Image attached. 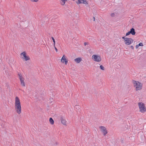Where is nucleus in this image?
Segmentation results:
<instances>
[{
  "mask_svg": "<svg viewBox=\"0 0 146 146\" xmlns=\"http://www.w3.org/2000/svg\"><path fill=\"white\" fill-rule=\"evenodd\" d=\"M15 108L16 111L17 113L20 114L21 113V103L19 98L17 96L15 98Z\"/></svg>",
  "mask_w": 146,
  "mask_h": 146,
  "instance_id": "f257e3e1",
  "label": "nucleus"
},
{
  "mask_svg": "<svg viewBox=\"0 0 146 146\" xmlns=\"http://www.w3.org/2000/svg\"><path fill=\"white\" fill-rule=\"evenodd\" d=\"M134 86L136 90H141L142 87V84L139 82L135 81L134 82Z\"/></svg>",
  "mask_w": 146,
  "mask_h": 146,
  "instance_id": "f03ea898",
  "label": "nucleus"
},
{
  "mask_svg": "<svg viewBox=\"0 0 146 146\" xmlns=\"http://www.w3.org/2000/svg\"><path fill=\"white\" fill-rule=\"evenodd\" d=\"M138 104L139 111L140 112L142 113H143L146 111V108L143 103L142 102H139V103Z\"/></svg>",
  "mask_w": 146,
  "mask_h": 146,
  "instance_id": "7ed1b4c3",
  "label": "nucleus"
},
{
  "mask_svg": "<svg viewBox=\"0 0 146 146\" xmlns=\"http://www.w3.org/2000/svg\"><path fill=\"white\" fill-rule=\"evenodd\" d=\"M122 38L124 40L125 44L127 45L130 44L133 41V39L131 38L125 37L123 36L122 37Z\"/></svg>",
  "mask_w": 146,
  "mask_h": 146,
  "instance_id": "20e7f679",
  "label": "nucleus"
},
{
  "mask_svg": "<svg viewBox=\"0 0 146 146\" xmlns=\"http://www.w3.org/2000/svg\"><path fill=\"white\" fill-rule=\"evenodd\" d=\"M21 55L22 59L25 61H27L30 59L29 57L27 55L26 53L25 52H23L21 53Z\"/></svg>",
  "mask_w": 146,
  "mask_h": 146,
  "instance_id": "39448f33",
  "label": "nucleus"
},
{
  "mask_svg": "<svg viewBox=\"0 0 146 146\" xmlns=\"http://www.w3.org/2000/svg\"><path fill=\"white\" fill-rule=\"evenodd\" d=\"M19 78L20 80L21 85L24 87L25 86V83L24 81V78L23 76L20 73L18 74Z\"/></svg>",
  "mask_w": 146,
  "mask_h": 146,
  "instance_id": "423d86ee",
  "label": "nucleus"
},
{
  "mask_svg": "<svg viewBox=\"0 0 146 146\" xmlns=\"http://www.w3.org/2000/svg\"><path fill=\"white\" fill-rule=\"evenodd\" d=\"M101 131L103 133L104 135L105 136L108 133L106 128L104 126H101L99 127Z\"/></svg>",
  "mask_w": 146,
  "mask_h": 146,
  "instance_id": "0eeeda50",
  "label": "nucleus"
},
{
  "mask_svg": "<svg viewBox=\"0 0 146 146\" xmlns=\"http://www.w3.org/2000/svg\"><path fill=\"white\" fill-rule=\"evenodd\" d=\"M92 58L96 62H100L101 60L100 57L98 55H94L92 56Z\"/></svg>",
  "mask_w": 146,
  "mask_h": 146,
  "instance_id": "6e6552de",
  "label": "nucleus"
},
{
  "mask_svg": "<svg viewBox=\"0 0 146 146\" xmlns=\"http://www.w3.org/2000/svg\"><path fill=\"white\" fill-rule=\"evenodd\" d=\"M77 2H76V3L77 4L83 3L85 4H88L87 2L86 1V0H78Z\"/></svg>",
  "mask_w": 146,
  "mask_h": 146,
  "instance_id": "1a4fd4ad",
  "label": "nucleus"
},
{
  "mask_svg": "<svg viewBox=\"0 0 146 146\" xmlns=\"http://www.w3.org/2000/svg\"><path fill=\"white\" fill-rule=\"evenodd\" d=\"M74 60L77 63H79L81 61L82 59L80 58H78L74 59Z\"/></svg>",
  "mask_w": 146,
  "mask_h": 146,
  "instance_id": "9d476101",
  "label": "nucleus"
},
{
  "mask_svg": "<svg viewBox=\"0 0 146 146\" xmlns=\"http://www.w3.org/2000/svg\"><path fill=\"white\" fill-rule=\"evenodd\" d=\"M129 32L132 35H134L135 34V29L133 28H131L130 29V31H129Z\"/></svg>",
  "mask_w": 146,
  "mask_h": 146,
  "instance_id": "9b49d317",
  "label": "nucleus"
},
{
  "mask_svg": "<svg viewBox=\"0 0 146 146\" xmlns=\"http://www.w3.org/2000/svg\"><path fill=\"white\" fill-rule=\"evenodd\" d=\"M61 120L62 123L64 125H66V120L62 117H61Z\"/></svg>",
  "mask_w": 146,
  "mask_h": 146,
  "instance_id": "f8f14e48",
  "label": "nucleus"
},
{
  "mask_svg": "<svg viewBox=\"0 0 146 146\" xmlns=\"http://www.w3.org/2000/svg\"><path fill=\"white\" fill-rule=\"evenodd\" d=\"M66 60V59L65 56L63 55L61 59V62L63 63H64V61H65Z\"/></svg>",
  "mask_w": 146,
  "mask_h": 146,
  "instance_id": "ddd939ff",
  "label": "nucleus"
},
{
  "mask_svg": "<svg viewBox=\"0 0 146 146\" xmlns=\"http://www.w3.org/2000/svg\"><path fill=\"white\" fill-rule=\"evenodd\" d=\"M68 0H61V3L62 5H64L65 3V2Z\"/></svg>",
  "mask_w": 146,
  "mask_h": 146,
  "instance_id": "4468645a",
  "label": "nucleus"
},
{
  "mask_svg": "<svg viewBox=\"0 0 146 146\" xmlns=\"http://www.w3.org/2000/svg\"><path fill=\"white\" fill-rule=\"evenodd\" d=\"M49 121L51 124H54V120L51 117L50 118Z\"/></svg>",
  "mask_w": 146,
  "mask_h": 146,
  "instance_id": "2eb2a0df",
  "label": "nucleus"
},
{
  "mask_svg": "<svg viewBox=\"0 0 146 146\" xmlns=\"http://www.w3.org/2000/svg\"><path fill=\"white\" fill-rule=\"evenodd\" d=\"M52 38L53 40V44H54V46H55V40H54V38L53 37H52Z\"/></svg>",
  "mask_w": 146,
  "mask_h": 146,
  "instance_id": "dca6fc26",
  "label": "nucleus"
},
{
  "mask_svg": "<svg viewBox=\"0 0 146 146\" xmlns=\"http://www.w3.org/2000/svg\"><path fill=\"white\" fill-rule=\"evenodd\" d=\"M100 69L102 70H104V67L102 65L100 66Z\"/></svg>",
  "mask_w": 146,
  "mask_h": 146,
  "instance_id": "f3484780",
  "label": "nucleus"
},
{
  "mask_svg": "<svg viewBox=\"0 0 146 146\" xmlns=\"http://www.w3.org/2000/svg\"><path fill=\"white\" fill-rule=\"evenodd\" d=\"M138 46H143V44L142 43L140 42L138 44Z\"/></svg>",
  "mask_w": 146,
  "mask_h": 146,
  "instance_id": "a211bd4d",
  "label": "nucleus"
},
{
  "mask_svg": "<svg viewBox=\"0 0 146 146\" xmlns=\"http://www.w3.org/2000/svg\"><path fill=\"white\" fill-rule=\"evenodd\" d=\"M130 33L129 31L127 33H126V36H127L129 35L130 34Z\"/></svg>",
  "mask_w": 146,
  "mask_h": 146,
  "instance_id": "6ab92c4d",
  "label": "nucleus"
},
{
  "mask_svg": "<svg viewBox=\"0 0 146 146\" xmlns=\"http://www.w3.org/2000/svg\"><path fill=\"white\" fill-rule=\"evenodd\" d=\"M11 63H14L15 62L14 61V60L13 58L11 59Z\"/></svg>",
  "mask_w": 146,
  "mask_h": 146,
  "instance_id": "aec40b11",
  "label": "nucleus"
},
{
  "mask_svg": "<svg viewBox=\"0 0 146 146\" xmlns=\"http://www.w3.org/2000/svg\"><path fill=\"white\" fill-rule=\"evenodd\" d=\"M111 17H113L115 15V14L114 13H112L111 14Z\"/></svg>",
  "mask_w": 146,
  "mask_h": 146,
  "instance_id": "412c9836",
  "label": "nucleus"
},
{
  "mask_svg": "<svg viewBox=\"0 0 146 146\" xmlns=\"http://www.w3.org/2000/svg\"><path fill=\"white\" fill-rule=\"evenodd\" d=\"M31 1L33 2H36L38 1V0H30Z\"/></svg>",
  "mask_w": 146,
  "mask_h": 146,
  "instance_id": "4be33fe9",
  "label": "nucleus"
},
{
  "mask_svg": "<svg viewBox=\"0 0 146 146\" xmlns=\"http://www.w3.org/2000/svg\"><path fill=\"white\" fill-rule=\"evenodd\" d=\"M64 62H65V63L66 64L67 62H68V61L66 59V60L65 61H64Z\"/></svg>",
  "mask_w": 146,
  "mask_h": 146,
  "instance_id": "5701e85b",
  "label": "nucleus"
},
{
  "mask_svg": "<svg viewBox=\"0 0 146 146\" xmlns=\"http://www.w3.org/2000/svg\"><path fill=\"white\" fill-rule=\"evenodd\" d=\"M54 46V48H55V50H56V52H57L58 51V50H57V48H56V47H55V46Z\"/></svg>",
  "mask_w": 146,
  "mask_h": 146,
  "instance_id": "b1692460",
  "label": "nucleus"
},
{
  "mask_svg": "<svg viewBox=\"0 0 146 146\" xmlns=\"http://www.w3.org/2000/svg\"><path fill=\"white\" fill-rule=\"evenodd\" d=\"M139 46H138V45H136V46H135V47L136 48H138V47H139Z\"/></svg>",
  "mask_w": 146,
  "mask_h": 146,
  "instance_id": "393cba45",
  "label": "nucleus"
},
{
  "mask_svg": "<svg viewBox=\"0 0 146 146\" xmlns=\"http://www.w3.org/2000/svg\"><path fill=\"white\" fill-rule=\"evenodd\" d=\"M130 47L132 49H134V47H133V46H131Z\"/></svg>",
  "mask_w": 146,
  "mask_h": 146,
  "instance_id": "a878e982",
  "label": "nucleus"
},
{
  "mask_svg": "<svg viewBox=\"0 0 146 146\" xmlns=\"http://www.w3.org/2000/svg\"><path fill=\"white\" fill-rule=\"evenodd\" d=\"M87 44V43L86 42H85V43H84V44H85V46H86V44Z\"/></svg>",
  "mask_w": 146,
  "mask_h": 146,
  "instance_id": "bb28decb",
  "label": "nucleus"
},
{
  "mask_svg": "<svg viewBox=\"0 0 146 146\" xmlns=\"http://www.w3.org/2000/svg\"><path fill=\"white\" fill-rule=\"evenodd\" d=\"M78 106H77V105H76V106H75V107H76V108H77V107H78Z\"/></svg>",
  "mask_w": 146,
  "mask_h": 146,
  "instance_id": "cd10ccee",
  "label": "nucleus"
},
{
  "mask_svg": "<svg viewBox=\"0 0 146 146\" xmlns=\"http://www.w3.org/2000/svg\"><path fill=\"white\" fill-rule=\"evenodd\" d=\"M93 19H94V21L95 20V18L94 17H93Z\"/></svg>",
  "mask_w": 146,
  "mask_h": 146,
  "instance_id": "c85d7f7f",
  "label": "nucleus"
},
{
  "mask_svg": "<svg viewBox=\"0 0 146 146\" xmlns=\"http://www.w3.org/2000/svg\"><path fill=\"white\" fill-rule=\"evenodd\" d=\"M73 1H74V0H73Z\"/></svg>",
  "mask_w": 146,
  "mask_h": 146,
  "instance_id": "c756f323",
  "label": "nucleus"
}]
</instances>
